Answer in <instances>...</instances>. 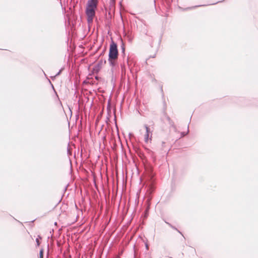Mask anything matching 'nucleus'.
Here are the masks:
<instances>
[{
    "mask_svg": "<svg viewBox=\"0 0 258 258\" xmlns=\"http://www.w3.org/2000/svg\"><path fill=\"white\" fill-rule=\"evenodd\" d=\"M118 56V51L117 43L112 40L109 46L108 60L109 65L112 68L116 66Z\"/></svg>",
    "mask_w": 258,
    "mask_h": 258,
    "instance_id": "1",
    "label": "nucleus"
},
{
    "mask_svg": "<svg viewBox=\"0 0 258 258\" xmlns=\"http://www.w3.org/2000/svg\"><path fill=\"white\" fill-rule=\"evenodd\" d=\"M98 0H88L86 5V14H94L98 5Z\"/></svg>",
    "mask_w": 258,
    "mask_h": 258,
    "instance_id": "2",
    "label": "nucleus"
},
{
    "mask_svg": "<svg viewBox=\"0 0 258 258\" xmlns=\"http://www.w3.org/2000/svg\"><path fill=\"white\" fill-rule=\"evenodd\" d=\"M106 62V60L105 59H101L95 66V68L94 69V71H96V72H98L100 70L102 66L105 64Z\"/></svg>",
    "mask_w": 258,
    "mask_h": 258,
    "instance_id": "3",
    "label": "nucleus"
},
{
    "mask_svg": "<svg viewBox=\"0 0 258 258\" xmlns=\"http://www.w3.org/2000/svg\"><path fill=\"white\" fill-rule=\"evenodd\" d=\"M86 16H87V23L89 25H90L92 23H93V19H94V17H95V15L94 14H86Z\"/></svg>",
    "mask_w": 258,
    "mask_h": 258,
    "instance_id": "4",
    "label": "nucleus"
},
{
    "mask_svg": "<svg viewBox=\"0 0 258 258\" xmlns=\"http://www.w3.org/2000/svg\"><path fill=\"white\" fill-rule=\"evenodd\" d=\"M144 127L146 129V135H145V141L147 142L149 139L150 130L149 127L148 126V125L147 124H145Z\"/></svg>",
    "mask_w": 258,
    "mask_h": 258,
    "instance_id": "5",
    "label": "nucleus"
},
{
    "mask_svg": "<svg viewBox=\"0 0 258 258\" xmlns=\"http://www.w3.org/2000/svg\"><path fill=\"white\" fill-rule=\"evenodd\" d=\"M123 34H124V37H126V38H127L129 42H131L132 41V37L131 36V35L127 34L125 31V29H124V30H123Z\"/></svg>",
    "mask_w": 258,
    "mask_h": 258,
    "instance_id": "6",
    "label": "nucleus"
},
{
    "mask_svg": "<svg viewBox=\"0 0 258 258\" xmlns=\"http://www.w3.org/2000/svg\"><path fill=\"white\" fill-rule=\"evenodd\" d=\"M48 81H49V83H50V85H51V88H52V89L53 90V91H54V93H55V94L56 97V98H57V99L60 101L59 99V97H58V95H57V92H56V91H55V89H54V87L53 85H52V84L51 83V81H50L49 79H48Z\"/></svg>",
    "mask_w": 258,
    "mask_h": 258,
    "instance_id": "7",
    "label": "nucleus"
},
{
    "mask_svg": "<svg viewBox=\"0 0 258 258\" xmlns=\"http://www.w3.org/2000/svg\"><path fill=\"white\" fill-rule=\"evenodd\" d=\"M42 237L40 235H38L37 238L36 239V242L37 246H39L40 244V242L39 241V239H41Z\"/></svg>",
    "mask_w": 258,
    "mask_h": 258,
    "instance_id": "8",
    "label": "nucleus"
},
{
    "mask_svg": "<svg viewBox=\"0 0 258 258\" xmlns=\"http://www.w3.org/2000/svg\"><path fill=\"white\" fill-rule=\"evenodd\" d=\"M43 255H44V250L43 248H41L39 251V258H43Z\"/></svg>",
    "mask_w": 258,
    "mask_h": 258,
    "instance_id": "9",
    "label": "nucleus"
},
{
    "mask_svg": "<svg viewBox=\"0 0 258 258\" xmlns=\"http://www.w3.org/2000/svg\"><path fill=\"white\" fill-rule=\"evenodd\" d=\"M188 132H189L188 126H187V132H181V133H180L181 137H183L185 136H186L188 134Z\"/></svg>",
    "mask_w": 258,
    "mask_h": 258,
    "instance_id": "10",
    "label": "nucleus"
},
{
    "mask_svg": "<svg viewBox=\"0 0 258 258\" xmlns=\"http://www.w3.org/2000/svg\"><path fill=\"white\" fill-rule=\"evenodd\" d=\"M63 70V68H61L54 77H51V78L53 79V78H55L56 76H59Z\"/></svg>",
    "mask_w": 258,
    "mask_h": 258,
    "instance_id": "11",
    "label": "nucleus"
},
{
    "mask_svg": "<svg viewBox=\"0 0 258 258\" xmlns=\"http://www.w3.org/2000/svg\"><path fill=\"white\" fill-rule=\"evenodd\" d=\"M167 224L171 227L173 229H174V230H177V228L173 226L171 224L169 223H167Z\"/></svg>",
    "mask_w": 258,
    "mask_h": 258,
    "instance_id": "12",
    "label": "nucleus"
},
{
    "mask_svg": "<svg viewBox=\"0 0 258 258\" xmlns=\"http://www.w3.org/2000/svg\"><path fill=\"white\" fill-rule=\"evenodd\" d=\"M169 124L172 127H175L173 121L171 120L170 121L168 122Z\"/></svg>",
    "mask_w": 258,
    "mask_h": 258,
    "instance_id": "13",
    "label": "nucleus"
},
{
    "mask_svg": "<svg viewBox=\"0 0 258 258\" xmlns=\"http://www.w3.org/2000/svg\"><path fill=\"white\" fill-rule=\"evenodd\" d=\"M165 114L166 118L167 120H168V122L170 121L171 119L170 118V117L168 115H167L166 113H165Z\"/></svg>",
    "mask_w": 258,
    "mask_h": 258,
    "instance_id": "14",
    "label": "nucleus"
},
{
    "mask_svg": "<svg viewBox=\"0 0 258 258\" xmlns=\"http://www.w3.org/2000/svg\"><path fill=\"white\" fill-rule=\"evenodd\" d=\"M121 53L123 55H125V48H121Z\"/></svg>",
    "mask_w": 258,
    "mask_h": 258,
    "instance_id": "15",
    "label": "nucleus"
},
{
    "mask_svg": "<svg viewBox=\"0 0 258 258\" xmlns=\"http://www.w3.org/2000/svg\"><path fill=\"white\" fill-rule=\"evenodd\" d=\"M121 48H125V45H124V44L122 40H121Z\"/></svg>",
    "mask_w": 258,
    "mask_h": 258,
    "instance_id": "16",
    "label": "nucleus"
},
{
    "mask_svg": "<svg viewBox=\"0 0 258 258\" xmlns=\"http://www.w3.org/2000/svg\"><path fill=\"white\" fill-rule=\"evenodd\" d=\"M47 257L48 258V254H49V244L47 245Z\"/></svg>",
    "mask_w": 258,
    "mask_h": 258,
    "instance_id": "17",
    "label": "nucleus"
},
{
    "mask_svg": "<svg viewBox=\"0 0 258 258\" xmlns=\"http://www.w3.org/2000/svg\"><path fill=\"white\" fill-rule=\"evenodd\" d=\"M205 5H199V6H194L192 8H190V9H192V8H197V7H202V6H205Z\"/></svg>",
    "mask_w": 258,
    "mask_h": 258,
    "instance_id": "18",
    "label": "nucleus"
},
{
    "mask_svg": "<svg viewBox=\"0 0 258 258\" xmlns=\"http://www.w3.org/2000/svg\"><path fill=\"white\" fill-rule=\"evenodd\" d=\"M145 246H146V249L148 250L149 249V245L147 242L145 243Z\"/></svg>",
    "mask_w": 258,
    "mask_h": 258,
    "instance_id": "19",
    "label": "nucleus"
},
{
    "mask_svg": "<svg viewBox=\"0 0 258 258\" xmlns=\"http://www.w3.org/2000/svg\"><path fill=\"white\" fill-rule=\"evenodd\" d=\"M165 142H162V148H164L165 146Z\"/></svg>",
    "mask_w": 258,
    "mask_h": 258,
    "instance_id": "20",
    "label": "nucleus"
},
{
    "mask_svg": "<svg viewBox=\"0 0 258 258\" xmlns=\"http://www.w3.org/2000/svg\"><path fill=\"white\" fill-rule=\"evenodd\" d=\"M121 71H122V72H123V70L125 69L124 66L121 65Z\"/></svg>",
    "mask_w": 258,
    "mask_h": 258,
    "instance_id": "21",
    "label": "nucleus"
},
{
    "mask_svg": "<svg viewBox=\"0 0 258 258\" xmlns=\"http://www.w3.org/2000/svg\"><path fill=\"white\" fill-rule=\"evenodd\" d=\"M224 1V0H223V1H221L217 2H216V3H215L212 4V5L216 4H217V3H219V2H222Z\"/></svg>",
    "mask_w": 258,
    "mask_h": 258,
    "instance_id": "22",
    "label": "nucleus"
},
{
    "mask_svg": "<svg viewBox=\"0 0 258 258\" xmlns=\"http://www.w3.org/2000/svg\"><path fill=\"white\" fill-rule=\"evenodd\" d=\"M105 49H104V50L102 51V52H101V53H100V56L102 55L103 54V53H104V52L105 51Z\"/></svg>",
    "mask_w": 258,
    "mask_h": 258,
    "instance_id": "23",
    "label": "nucleus"
},
{
    "mask_svg": "<svg viewBox=\"0 0 258 258\" xmlns=\"http://www.w3.org/2000/svg\"><path fill=\"white\" fill-rule=\"evenodd\" d=\"M176 230L178 233H180V234H181L182 235H182V233H181V232L179 230H178V229H177V230Z\"/></svg>",
    "mask_w": 258,
    "mask_h": 258,
    "instance_id": "24",
    "label": "nucleus"
},
{
    "mask_svg": "<svg viewBox=\"0 0 258 258\" xmlns=\"http://www.w3.org/2000/svg\"><path fill=\"white\" fill-rule=\"evenodd\" d=\"M131 136H133V135L132 133H130L129 137H131Z\"/></svg>",
    "mask_w": 258,
    "mask_h": 258,
    "instance_id": "25",
    "label": "nucleus"
},
{
    "mask_svg": "<svg viewBox=\"0 0 258 258\" xmlns=\"http://www.w3.org/2000/svg\"><path fill=\"white\" fill-rule=\"evenodd\" d=\"M109 20H107V24H106V25H108V24H109Z\"/></svg>",
    "mask_w": 258,
    "mask_h": 258,
    "instance_id": "26",
    "label": "nucleus"
},
{
    "mask_svg": "<svg viewBox=\"0 0 258 258\" xmlns=\"http://www.w3.org/2000/svg\"><path fill=\"white\" fill-rule=\"evenodd\" d=\"M109 107V103H108V105H107V109Z\"/></svg>",
    "mask_w": 258,
    "mask_h": 258,
    "instance_id": "27",
    "label": "nucleus"
},
{
    "mask_svg": "<svg viewBox=\"0 0 258 258\" xmlns=\"http://www.w3.org/2000/svg\"><path fill=\"white\" fill-rule=\"evenodd\" d=\"M111 70L112 72H113V68H112Z\"/></svg>",
    "mask_w": 258,
    "mask_h": 258,
    "instance_id": "28",
    "label": "nucleus"
},
{
    "mask_svg": "<svg viewBox=\"0 0 258 258\" xmlns=\"http://www.w3.org/2000/svg\"><path fill=\"white\" fill-rule=\"evenodd\" d=\"M95 78H96V79H97V80L98 79V77H95Z\"/></svg>",
    "mask_w": 258,
    "mask_h": 258,
    "instance_id": "29",
    "label": "nucleus"
},
{
    "mask_svg": "<svg viewBox=\"0 0 258 258\" xmlns=\"http://www.w3.org/2000/svg\"><path fill=\"white\" fill-rule=\"evenodd\" d=\"M165 222L166 223H168V222H167V221H165Z\"/></svg>",
    "mask_w": 258,
    "mask_h": 258,
    "instance_id": "30",
    "label": "nucleus"
}]
</instances>
